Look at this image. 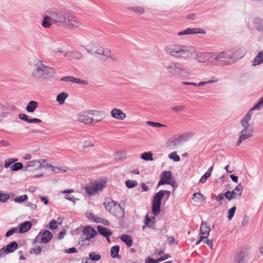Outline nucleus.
<instances>
[{
    "label": "nucleus",
    "mask_w": 263,
    "mask_h": 263,
    "mask_svg": "<svg viewBox=\"0 0 263 263\" xmlns=\"http://www.w3.org/2000/svg\"><path fill=\"white\" fill-rule=\"evenodd\" d=\"M161 204L153 202L152 203V213L155 215H158L160 213Z\"/></svg>",
    "instance_id": "nucleus-33"
},
{
    "label": "nucleus",
    "mask_w": 263,
    "mask_h": 263,
    "mask_svg": "<svg viewBox=\"0 0 263 263\" xmlns=\"http://www.w3.org/2000/svg\"><path fill=\"white\" fill-rule=\"evenodd\" d=\"M184 109V107L183 106H178L176 107H172L171 108V110L176 112H181L183 111Z\"/></svg>",
    "instance_id": "nucleus-64"
},
{
    "label": "nucleus",
    "mask_w": 263,
    "mask_h": 263,
    "mask_svg": "<svg viewBox=\"0 0 263 263\" xmlns=\"http://www.w3.org/2000/svg\"><path fill=\"white\" fill-rule=\"evenodd\" d=\"M90 114H88V111H84L82 113L79 114L77 116L78 121L85 124H91L93 121L92 117H90Z\"/></svg>",
    "instance_id": "nucleus-11"
},
{
    "label": "nucleus",
    "mask_w": 263,
    "mask_h": 263,
    "mask_svg": "<svg viewBox=\"0 0 263 263\" xmlns=\"http://www.w3.org/2000/svg\"><path fill=\"white\" fill-rule=\"evenodd\" d=\"M18 117L22 120L26 121L28 123L29 122V120H30V119H29L28 116L25 114H20L18 115Z\"/></svg>",
    "instance_id": "nucleus-63"
},
{
    "label": "nucleus",
    "mask_w": 263,
    "mask_h": 263,
    "mask_svg": "<svg viewBox=\"0 0 263 263\" xmlns=\"http://www.w3.org/2000/svg\"><path fill=\"white\" fill-rule=\"evenodd\" d=\"M125 184L128 188L132 189L137 185L138 182L136 180H127L125 181Z\"/></svg>",
    "instance_id": "nucleus-46"
},
{
    "label": "nucleus",
    "mask_w": 263,
    "mask_h": 263,
    "mask_svg": "<svg viewBox=\"0 0 263 263\" xmlns=\"http://www.w3.org/2000/svg\"><path fill=\"white\" fill-rule=\"evenodd\" d=\"M252 137V136H250V135H243L241 134H239V139L236 143V146H239L243 141Z\"/></svg>",
    "instance_id": "nucleus-39"
},
{
    "label": "nucleus",
    "mask_w": 263,
    "mask_h": 263,
    "mask_svg": "<svg viewBox=\"0 0 263 263\" xmlns=\"http://www.w3.org/2000/svg\"><path fill=\"white\" fill-rule=\"evenodd\" d=\"M28 199V196L26 194L14 198V201L16 203H21L26 201Z\"/></svg>",
    "instance_id": "nucleus-48"
},
{
    "label": "nucleus",
    "mask_w": 263,
    "mask_h": 263,
    "mask_svg": "<svg viewBox=\"0 0 263 263\" xmlns=\"http://www.w3.org/2000/svg\"><path fill=\"white\" fill-rule=\"evenodd\" d=\"M165 69L170 74L175 77H181L185 73L184 69L177 62L170 63L166 66Z\"/></svg>",
    "instance_id": "nucleus-6"
},
{
    "label": "nucleus",
    "mask_w": 263,
    "mask_h": 263,
    "mask_svg": "<svg viewBox=\"0 0 263 263\" xmlns=\"http://www.w3.org/2000/svg\"><path fill=\"white\" fill-rule=\"evenodd\" d=\"M121 240L125 243L128 247L132 246L133 239L130 236L127 234H124L121 236Z\"/></svg>",
    "instance_id": "nucleus-27"
},
{
    "label": "nucleus",
    "mask_w": 263,
    "mask_h": 263,
    "mask_svg": "<svg viewBox=\"0 0 263 263\" xmlns=\"http://www.w3.org/2000/svg\"><path fill=\"white\" fill-rule=\"evenodd\" d=\"M10 168L12 171H17L23 168V165L21 162H17L10 166Z\"/></svg>",
    "instance_id": "nucleus-43"
},
{
    "label": "nucleus",
    "mask_w": 263,
    "mask_h": 263,
    "mask_svg": "<svg viewBox=\"0 0 263 263\" xmlns=\"http://www.w3.org/2000/svg\"><path fill=\"white\" fill-rule=\"evenodd\" d=\"M68 94L65 92H62L57 95L56 100L60 105H63L66 99L68 97Z\"/></svg>",
    "instance_id": "nucleus-26"
},
{
    "label": "nucleus",
    "mask_w": 263,
    "mask_h": 263,
    "mask_svg": "<svg viewBox=\"0 0 263 263\" xmlns=\"http://www.w3.org/2000/svg\"><path fill=\"white\" fill-rule=\"evenodd\" d=\"M88 114L90 115L98 117H101L105 115V112L103 111H98V110H88Z\"/></svg>",
    "instance_id": "nucleus-44"
},
{
    "label": "nucleus",
    "mask_w": 263,
    "mask_h": 263,
    "mask_svg": "<svg viewBox=\"0 0 263 263\" xmlns=\"http://www.w3.org/2000/svg\"><path fill=\"white\" fill-rule=\"evenodd\" d=\"M5 249L6 251V254L14 252L18 249V243L16 241H12L4 246Z\"/></svg>",
    "instance_id": "nucleus-23"
},
{
    "label": "nucleus",
    "mask_w": 263,
    "mask_h": 263,
    "mask_svg": "<svg viewBox=\"0 0 263 263\" xmlns=\"http://www.w3.org/2000/svg\"><path fill=\"white\" fill-rule=\"evenodd\" d=\"M16 160L17 159L14 158H10L6 160L5 161V167L6 168L9 167L12 163L15 162Z\"/></svg>",
    "instance_id": "nucleus-54"
},
{
    "label": "nucleus",
    "mask_w": 263,
    "mask_h": 263,
    "mask_svg": "<svg viewBox=\"0 0 263 263\" xmlns=\"http://www.w3.org/2000/svg\"><path fill=\"white\" fill-rule=\"evenodd\" d=\"M181 144L179 137L177 138H172L167 140L166 145L168 149L173 150L178 147Z\"/></svg>",
    "instance_id": "nucleus-15"
},
{
    "label": "nucleus",
    "mask_w": 263,
    "mask_h": 263,
    "mask_svg": "<svg viewBox=\"0 0 263 263\" xmlns=\"http://www.w3.org/2000/svg\"><path fill=\"white\" fill-rule=\"evenodd\" d=\"M168 158L173 160L175 162H178L180 160V157L177 154L176 152H172L168 155Z\"/></svg>",
    "instance_id": "nucleus-50"
},
{
    "label": "nucleus",
    "mask_w": 263,
    "mask_h": 263,
    "mask_svg": "<svg viewBox=\"0 0 263 263\" xmlns=\"http://www.w3.org/2000/svg\"><path fill=\"white\" fill-rule=\"evenodd\" d=\"M83 236H89V237L95 238L98 235V232L91 227L87 226L83 229Z\"/></svg>",
    "instance_id": "nucleus-20"
},
{
    "label": "nucleus",
    "mask_w": 263,
    "mask_h": 263,
    "mask_svg": "<svg viewBox=\"0 0 263 263\" xmlns=\"http://www.w3.org/2000/svg\"><path fill=\"white\" fill-rule=\"evenodd\" d=\"M229 50L231 51L233 55L235 57L234 59H231V61H233L238 60L239 59L243 57L245 53V50L239 48Z\"/></svg>",
    "instance_id": "nucleus-18"
},
{
    "label": "nucleus",
    "mask_w": 263,
    "mask_h": 263,
    "mask_svg": "<svg viewBox=\"0 0 263 263\" xmlns=\"http://www.w3.org/2000/svg\"><path fill=\"white\" fill-rule=\"evenodd\" d=\"M106 186V182L103 180L96 182L94 184L86 185L84 187L86 192L90 196L99 193Z\"/></svg>",
    "instance_id": "nucleus-8"
},
{
    "label": "nucleus",
    "mask_w": 263,
    "mask_h": 263,
    "mask_svg": "<svg viewBox=\"0 0 263 263\" xmlns=\"http://www.w3.org/2000/svg\"><path fill=\"white\" fill-rule=\"evenodd\" d=\"M160 177L161 179L158 183V186H160L164 184H172L170 181L172 177V174L171 171H164L162 172Z\"/></svg>",
    "instance_id": "nucleus-12"
},
{
    "label": "nucleus",
    "mask_w": 263,
    "mask_h": 263,
    "mask_svg": "<svg viewBox=\"0 0 263 263\" xmlns=\"http://www.w3.org/2000/svg\"><path fill=\"white\" fill-rule=\"evenodd\" d=\"M263 62V51H260L255 58L253 65H258Z\"/></svg>",
    "instance_id": "nucleus-31"
},
{
    "label": "nucleus",
    "mask_w": 263,
    "mask_h": 263,
    "mask_svg": "<svg viewBox=\"0 0 263 263\" xmlns=\"http://www.w3.org/2000/svg\"><path fill=\"white\" fill-rule=\"evenodd\" d=\"M211 176L210 174L207 173L206 172L204 173V174L201 177L199 182L201 183H204L206 182L208 178Z\"/></svg>",
    "instance_id": "nucleus-60"
},
{
    "label": "nucleus",
    "mask_w": 263,
    "mask_h": 263,
    "mask_svg": "<svg viewBox=\"0 0 263 263\" xmlns=\"http://www.w3.org/2000/svg\"><path fill=\"white\" fill-rule=\"evenodd\" d=\"M146 124L154 127H165L166 125L164 124H160L159 123L157 122H154L152 121H147Z\"/></svg>",
    "instance_id": "nucleus-51"
},
{
    "label": "nucleus",
    "mask_w": 263,
    "mask_h": 263,
    "mask_svg": "<svg viewBox=\"0 0 263 263\" xmlns=\"http://www.w3.org/2000/svg\"><path fill=\"white\" fill-rule=\"evenodd\" d=\"M140 158L146 161H152L153 160V154L151 152L142 153L141 155Z\"/></svg>",
    "instance_id": "nucleus-36"
},
{
    "label": "nucleus",
    "mask_w": 263,
    "mask_h": 263,
    "mask_svg": "<svg viewBox=\"0 0 263 263\" xmlns=\"http://www.w3.org/2000/svg\"><path fill=\"white\" fill-rule=\"evenodd\" d=\"M242 129L239 132V134L243 135H250V136H253V133L254 132L253 128L251 126H242Z\"/></svg>",
    "instance_id": "nucleus-32"
},
{
    "label": "nucleus",
    "mask_w": 263,
    "mask_h": 263,
    "mask_svg": "<svg viewBox=\"0 0 263 263\" xmlns=\"http://www.w3.org/2000/svg\"><path fill=\"white\" fill-rule=\"evenodd\" d=\"M237 263H248L247 256L242 254L238 255L236 258Z\"/></svg>",
    "instance_id": "nucleus-41"
},
{
    "label": "nucleus",
    "mask_w": 263,
    "mask_h": 263,
    "mask_svg": "<svg viewBox=\"0 0 263 263\" xmlns=\"http://www.w3.org/2000/svg\"><path fill=\"white\" fill-rule=\"evenodd\" d=\"M37 107V103L35 101H31L27 104L26 110L28 112H33Z\"/></svg>",
    "instance_id": "nucleus-28"
},
{
    "label": "nucleus",
    "mask_w": 263,
    "mask_h": 263,
    "mask_svg": "<svg viewBox=\"0 0 263 263\" xmlns=\"http://www.w3.org/2000/svg\"><path fill=\"white\" fill-rule=\"evenodd\" d=\"M79 244L82 246L88 247L91 245L92 243L89 242L88 240H85L84 238L80 237L79 238Z\"/></svg>",
    "instance_id": "nucleus-52"
},
{
    "label": "nucleus",
    "mask_w": 263,
    "mask_h": 263,
    "mask_svg": "<svg viewBox=\"0 0 263 263\" xmlns=\"http://www.w3.org/2000/svg\"><path fill=\"white\" fill-rule=\"evenodd\" d=\"M236 210V208L235 206H233V208L229 209V210L228 211V218L229 220H231L232 219V218L233 217L235 213Z\"/></svg>",
    "instance_id": "nucleus-53"
},
{
    "label": "nucleus",
    "mask_w": 263,
    "mask_h": 263,
    "mask_svg": "<svg viewBox=\"0 0 263 263\" xmlns=\"http://www.w3.org/2000/svg\"><path fill=\"white\" fill-rule=\"evenodd\" d=\"M163 191H159L154 196L153 202L161 204V199L163 198Z\"/></svg>",
    "instance_id": "nucleus-35"
},
{
    "label": "nucleus",
    "mask_w": 263,
    "mask_h": 263,
    "mask_svg": "<svg viewBox=\"0 0 263 263\" xmlns=\"http://www.w3.org/2000/svg\"><path fill=\"white\" fill-rule=\"evenodd\" d=\"M194 135L193 133H186L181 134L179 136V138L181 142H185L190 140Z\"/></svg>",
    "instance_id": "nucleus-29"
},
{
    "label": "nucleus",
    "mask_w": 263,
    "mask_h": 263,
    "mask_svg": "<svg viewBox=\"0 0 263 263\" xmlns=\"http://www.w3.org/2000/svg\"><path fill=\"white\" fill-rule=\"evenodd\" d=\"M164 51L166 54L171 57L185 59L192 56L194 49L191 46L175 44H169L164 46Z\"/></svg>",
    "instance_id": "nucleus-2"
},
{
    "label": "nucleus",
    "mask_w": 263,
    "mask_h": 263,
    "mask_svg": "<svg viewBox=\"0 0 263 263\" xmlns=\"http://www.w3.org/2000/svg\"><path fill=\"white\" fill-rule=\"evenodd\" d=\"M195 60L198 63H205L209 62L213 63L212 60V52H198L195 57Z\"/></svg>",
    "instance_id": "nucleus-9"
},
{
    "label": "nucleus",
    "mask_w": 263,
    "mask_h": 263,
    "mask_svg": "<svg viewBox=\"0 0 263 263\" xmlns=\"http://www.w3.org/2000/svg\"><path fill=\"white\" fill-rule=\"evenodd\" d=\"M41 168L42 167H47L51 168L52 167V165L47 162H46L45 160H41Z\"/></svg>",
    "instance_id": "nucleus-59"
},
{
    "label": "nucleus",
    "mask_w": 263,
    "mask_h": 263,
    "mask_svg": "<svg viewBox=\"0 0 263 263\" xmlns=\"http://www.w3.org/2000/svg\"><path fill=\"white\" fill-rule=\"evenodd\" d=\"M73 83H77V84H83V85H86L87 84V82L85 80H83L80 79L76 78L73 77Z\"/></svg>",
    "instance_id": "nucleus-57"
},
{
    "label": "nucleus",
    "mask_w": 263,
    "mask_h": 263,
    "mask_svg": "<svg viewBox=\"0 0 263 263\" xmlns=\"http://www.w3.org/2000/svg\"><path fill=\"white\" fill-rule=\"evenodd\" d=\"M120 247L119 246H115L111 248V256L115 258L119 256Z\"/></svg>",
    "instance_id": "nucleus-38"
},
{
    "label": "nucleus",
    "mask_w": 263,
    "mask_h": 263,
    "mask_svg": "<svg viewBox=\"0 0 263 263\" xmlns=\"http://www.w3.org/2000/svg\"><path fill=\"white\" fill-rule=\"evenodd\" d=\"M243 187L241 183L238 184L234 190L233 191H231V192L234 193V198H235L237 195L240 196L242 192Z\"/></svg>",
    "instance_id": "nucleus-37"
},
{
    "label": "nucleus",
    "mask_w": 263,
    "mask_h": 263,
    "mask_svg": "<svg viewBox=\"0 0 263 263\" xmlns=\"http://www.w3.org/2000/svg\"><path fill=\"white\" fill-rule=\"evenodd\" d=\"M53 173H64L66 172V170L62 169L59 167H55L52 165V167L51 170Z\"/></svg>",
    "instance_id": "nucleus-55"
},
{
    "label": "nucleus",
    "mask_w": 263,
    "mask_h": 263,
    "mask_svg": "<svg viewBox=\"0 0 263 263\" xmlns=\"http://www.w3.org/2000/svg\"><path fill=\"white\" fill-rule=\"evenodd\" d=\"M110 114L112 118L119 120H123L126 117V114L122 110L117 108H113L111 110Z\"/></svg>",
    "instance_id": "nucleus-16"
},
{
    "label": "nucleus",
    "mask_w": 263,
    "mask_h": 263,
    "mask_svg": "<svg viewBox=\"0 0 263 263\" xmlns=\"http://www.w3.org/2000/svg\"><path fill=\"white\" fill-rule=\"evenodd\" d=\"M55 69L43 64L42 62L38 60L34 64V69L31 73V77L36 80L41 79L49 80L55 74Z\"/></svg>",
    "instance_id": "nucleus-3"
},
{
    "label": "nucleus",
    "mask_w": 263,
    "mask_h": 263,
    "mask_svg": "<svg viewBox=\"0 0 263 263\" xmlns=\"http://www.w3.org/2000/svg\"><path fill=\"white\" fill-rule=\"evenodd\" d=\"M32 224L29 221H25L20 223L18 226V233H24L28 231L31 228Z\"/></svg>",
    "instance_id": "nucleus-19"
},
{
    "label": "nucleus",
    "mask_w": 263,
    "mask_h": 263,
    "mask_svg": "<svg viewBox=\"0 0 263 263\" xmlns=\"http://www.w3.org/2000/svg\"><path fill=\"white\" fill-rule=\"evenodd\" d=\"M52 238V233L48 230L40 232L36 237L37 241L40 243H46L50 241Z\"/></svg>",
    "instance_id": "nucleus-10"
},
{
    "label": "nucleus",
    "mask_w": 263,
    "mask_h": 263,
    "mask_svg": "<svg viewBox=\"0 0 263 263\" xmlns=\"http://www.w3.org/2000/svg\"><path fill=\"white\" fill-rule=\"evenodd\" d=\"M92 45H94V48L92 49L85 47L88 53L93 54L96 57L99 55H102L106 58H110L114 61L116 60L115 55L111 53V51L108 48H105L101 46L97 45L95 43H92Z\"/></svg>",
    "instance_id": "nucleus-5"
},
{
    "label": "nucleus",
    "mask_w": 263,
    "mask_h": 263,
    "mask_svg": "<svg viewBox=\"0 0 263 263\" xmlns=\"http://www.w3.org/2000/svg\"><path fill=\"white\" fill-rule=\"evenodd\" d=\"M205 31L204 29H202L200 28H187L184 31H180L178 32V35H187V34H196V33H200L204 34H205Z\"/></svg>",
    "instance_id": "nucleus-14"
},
{
    "label": "nucleus",
    "mask_w": 263,
    "mask_h": 263,
    "mask_svg": "<svg viewBox=\"0 0 263 263\" xmlns=\"http://www.w3.org/2000/svg\"><path fill=\"white\" fill-rule=\"evenodd\" d=\"M64 57L68 59H77L80 60L83 58V55L82 53L77 51L72 50L65 53Z\"/></svg>",
    "instance_id": "nucleus-21"
},
{
    "label": "nucleus",
    "mask_w": 263,
    "mask_h": 263,
    "mask_svg": "<svg viewBox=\"0 0 263 263\" xmlns=\"http://www.w3.org/2000/svg\"><path fill=\"white\" fill-rule=\"evenodd\" d=\"M93 143L90 140H86L84 142L83 147L84 148H86L93 145Z\"/></svg>",
    "instance_id": "nucleus-62"
},
{
    "label": "nucleus",
    "mask_w": 263,
    "mask_h": 263,
    "mask_svg": "<svg viewBox=\"0 0 263 263\" xmlns=\"http://www.w3.org/2000/svg\"><path fill=\"white\" fill-rule=\"evenodd\" d=\"M235 57L230 50L212 52L213 64H215L217 62H225L226 59L231 60V59H234Z\"/></svg>",
    "instance_id": "nucleus-7"
},
{
    "label": "nucleus",
    "mask_w": 263,
    "mask_h": 263,
    "mask_svg": "<svg viewBox=\"0 0 263 263\" xmlns=\"http://www.w3.org/2000/svg\"><path fill=\"white\" fill-rule=\"evenodd\" d=\"M58 227V223L54 219L52 220L49 223V229L51 230L57 229Z\"/></svg>",
    "instance_id": "nucleus-56"
},
{
    "label": "nucleus",
    "mask_w": 263,
    "mask_h": 263,
    "mask_svg": "<svg viewBox=\"0 0 263 263\" xmlns=\"http://www.w3.org/2000/svg\"><path fill=\"white\" fill-rule=\"evenodd\" d=\"M41 160H34L28 162L25 165L24 168L25 171H31V168L33 169H37L41 168Z\"/></svg>",
    "instance_id": "nucleus-17"
},
{
    "label": "nucleus",
    "mask_w": 263,
    "mask_h": 263,
    "mask_svg": "<svg viewBox=\"0 0 263 263\" xmlns=\"http://www.w3.org/2000/svg\"><path fill=\"white\" fill-rule=\"evenodd\" d=\"M101 255L96 252H91L89 253V259L92 261H98L101 258Z\"/></svg>",
    "instance_id": "nucleus-30"
},
{
    "label": "nucleus",
    "mask_w": 263,
    "mask_h": 263,
    "mask_svg": "<svg viewBox=\"0 0 263 263\" xmlns=\"http://www.w3.org/2000/svg\"><path fill=\"white\" fill-rule=\"evenodd\" d=\"M97 229L99 233L104 237L110 236L112 235V232L109 229L102 226H98Z\"/></svg>",
    "instance_id": "nucleus-25"
},
{
    "label": "nucleus",
    "mask_w": 263,
    "mask_h": 263,
    "mask_svg": "<svg viewBox=\"0 0 263 263\" xmlns=\"http://www.w3.org/2000/svg\"><path fill=\"white\" fill-rule=\"evenodd\" d=\"M224 197L229 200H231L232 199L234 198V193L228 191L224 194Z\"/></svg>",
    "instance_id": "nucleus-58"
},
{
    "label": "nucleus",
    "mask_w": 263,
    "mask_h": 263,
    "mask_svg": "<svg viewBox=\"0 0 263 263\" xmlns=\"http://www.w3.org/2000/svg\"><path fill=\"white\" fill-rule=\"evenodd\" d=\"M15 233H18L17 227L12 228L6 233L5 236L6 237H9Z\"/></svg>",
    "instance_id": "nucleus-49"
},
{
    "label": "nucleus",
    "mask_w": 263,
    "mask_h": 263,
    "mask_svg": "<svg viewBox=\"0 0 263 263\" xmlns=\"http://www.w3.org/2000/svg\"><path fill=\"white\" fill-rule=\"evenodd\" d=\"M87 216L88 218L90 220H92L93 221L97 223L100 222V218L95 216L92 213H87Z\"/></svg>",
    "instance_id": "nucleus-47"
},
{
    "label": "nucleus",
    "mask_w": 263,
    "mask_h": 263,
    "mask_svg": "<svg viewBox=\"0 0 263 263\" xmlns=\"http://www.w3.org/2000/svg\"><path fill=\"white\" fill-rule=\"evenodd\" d=\"M252 112L251 110H249L247 114L241 120L240 124L242 126H251L249 122L251 120Z\"/></svg>",
    "instance_id": "nucleus-24"
},
{
    "label": "nucleus",
    "mask_w": 263,
    "mask_h": 263,
    "mask_svg": "<svg viewBox=\"0 0 263 263\" xmlns=\"http://www.w3.org/2000/svg\"><path fill=\"white\" fill-rule=\"evenodd\" d=\"M47 12L53 16V24L68 29L77 28L82 26V23L75 16L70 14L67 11L49 8Z\"/></svg>",
    "instance_id": "nucleus-1"
},
{
    "label": "nucleus",
    "mask_w": 263,
    "mask_h": 263,
    "mask_svg": "<svg viewBox=\"0 0 263 263\" xmlns=\"http://www.w3.org/2000/svg\"><path fill=\"white\" fill-rule=\"evenodd\" d=\"M200 235L204 236L206 237L209 235L211 229L208 226L207 222L203 221L200 226Z\"/></svg>",
    "instance_id": "nucleus-22"
},
{
    "label": "nucleus",
    "mask_w": 263,
    "mask_h": 263,
    "mask_svg": "<svg viewBox=\"0 0 263 263\" xmlns=\"http://www.w3.org/2000/svg\"><path fill=\"white\" fill-rule=\"evenodd\" d=\"M103 204L107 211L111 215L122 218L124 216V209L110 198L105 199Z\"/></svg>",
    "instance_id": "nucleus-4"
},
{
    "label": "nucleus",
    "mask_w": 263,
    "mask_h": 263,
    "mask_svg": "<svg viewBox=\"0 0 263 263\" xmlns=\"http://www.w3.org/2000/svg\"><path fill=\"white\" fill-rule=\"evenodd\" d=\"M53 16L47 12V10L45 12L42 25L45 28H49L53 24Z\"/></svg>",
    "instance_id": "nucleus-13"
},
{
    "label": "nucleus",
    "mask_w": 263,
    "mask_h": 263,
    "mask_svg": "<svg viewBox=\"0 0 263 263\" xmlns=\"http://www.w3.org/2000/svg\"><path fill=\"white\" fill-rule=\"evenodd\" d=\"M41 251L42 248L39 247H37L36 248L31 249L30 251V253H34L36 255H39L41 253Z\"/></svg>",
    "instance_id": "nucleus-61"
},
{
    "label": "nucleus",
    "mask_w": 263,
    "mask_h": 263,
    "mask_svg": "<svg viewBox=\"0 0 263 263\" xmlns=\"http://www.w3.org/2000/svg\"><path fill=\"white\" fill-rule=\"evenodd\" d=\"M255 27L257 29L263 31V20L260 18H256L254 21Z\"/></svg>",
    "instance_id": "nucleus-34"
},
{
    "label": "nucleus",
    "mask_w": 263,
    "mask_h": 263,
    "mask_svg": "<svg viewBox=\"0 0 263 263\" xmlns=\"http://www.w3.org/2000/svg\"><path fill=\"white\" fill-rule=\"evenodd\" d=\"M10 198L8 194L4 193L2 190H0V202H6Z\"/></svg>",
    "instance_id": "nucleus-40"
},
{
    "label": "nucleus",
    "mask_w": 263,
    "mask_h": 263,
    "mask_svg": "<svg viewBox=\"0 0 263 263\" xmlns=\"http://www.w3.org/2000/svg\"><path fill=\"white\" fill-rule=\"evenodd\" d=\"M263 105V97L260 99V100L249 110H251V112L255 110H260Z\"/></svg>",
    "instance_id": "nucleus-42"
},
{
    "label": "nucleus",
    "mask_w": 263,
    "mask_h": 263,
    "mask_svg": "<svg viewBox=\"0 0 263 263\" xmlns=\"http://www.w3.org/2000/svg\"><path fill=\"white\" fill-rule=\"evenodd\" d=\"M138 14H142L144 12V9L142 7H133L128 8Z\"/></svg>",
    "instance_id": "nucleus-45"
}]
</instances>
